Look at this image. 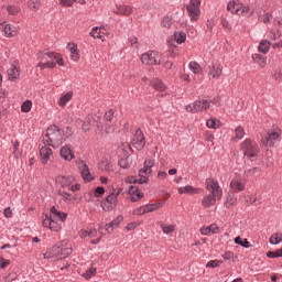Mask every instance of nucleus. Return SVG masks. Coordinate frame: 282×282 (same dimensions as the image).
<instances>
[{
  "label": "nucleus",
  "instance_id": "f257e3e1",
  "mask_svg": "<svg viewBox=\"0 0 282 282\" xmlns=\"http://www.w3.org/2000/svg\"><path fill=\"white\" fill-rule=\"evenodd\" d=\"M65 219H67V214L57 210L56 207H52L50 215L42 216V226L48 228L53 232H58V230L63 228Z\"/></svg>",
  "mask_w": 282,
  "mask_h": 282
},
{
  "label": "nucleus",
  "instance_id": "f03ea898",
  "mask_svg": "<svg viewBox=\"0 0 282 282\" xmlns=\"http://www.w3.org/2000/svg\"><path fill=\"white\" fill-rule=\"evenodd\" d=\"M37 67H40V69H54V67H56V63L59 67L65 65L63 56L58 53L40 52L37 54Z\"/></svg>",
  "mask_w": 282,
  "mask_h": 282
},
{
  "label": "nucleus",
  "instance_id": "7ed1b4c3",
  "mask_svg": "<svg viewBox=\"0 0 282 282\" xmlns=\"http://www.w3.org/2000/svg\"><path fill=\"white\" fill-rule=\"evenodd\" d=\"M44 144L58 149L63 142H65L64 132L56 126H50L46 130V134L43 138Z\"/></svg>",
  "mask_w": 282,
  "mask_h": 282
},
{
  "label": "nucleus",
  "instance_id": "20e7f679",
  "mask_svg": "<svg viewBox=\"0 0 282 282\" xmlns=\"http://www.w3.org/2000/svg\"><path fill=\"white\" fill-rule=\"evenodd\" d=\"M240 151H242L245 158L251 162H254V160L259 158V153H261L259 144L250 139H246L240 143Z\"/></svg>",
  "mask_w": 282,
  "mask_h": 282
},
{
  "label": "nucleus",
  "instance_id": "39448f33",
  "mask_svg": "<svg viewBox=\"0 0 282 282\" xmlns=\"http://www.w3.org/2000/svg\"><path fill=\"white\" fill-rule=\"evenodd\" d=\"M228 12L231 14H237L238 17H252V10L250 7L239 2V1H231L227 4Z\"/></svg>",
  "mask_w": 282,
  "mask_h": 282
},
{
  "label": "nucleus",
  "instance_id": "423d86ee",
  "mask_svg": "<svg viewBox=\"0 0 282 282\" xmlns=\"http://www.w3.org/2000/svg\"><path fill=\"white\" fill-rule=\"evenodd\" d=\"M57 186L61 188H66L67 191H72V193H76V191H80V184L75 183L74 176H57L55 178Z\"/></svg>",
  "mask_w": 282,
  "mask_h": 282
},
{
  "label": "nucleus",
  "instance_id": "0eeeda50",
  "mask_svg": "<svg viewBox=\"0 0 282 282\" xmlns=\"http://www.w3.org/2000/svg\"><path fill=\"white\" fill-rule=\"evenodd\" d=\"M152 166H155V161L148 159L143 163V169L139 170V184H149V176L153 173Z\"/></svg>",
  "mask_w": 282,
  "mask_h": 282
},
{
  "label": "nucleus",
  "instance_id": "6e6552de",
  "mask_svg": "<svg viewBox=\"0 0 282 282\" xmlns=\"http://www.w3.org/2000/svg\"><path fill=\"white\" fill-rule=\"evenodd\" d=\"M141 63L143 65H160L162 63V55L158 51H148L141 55Z\"/></svg>",
  "mask_w": 282,
  "mask_h": 282
},
{
  "label": "nucleus",
  "instance_id": "1a4fd4ad",
  "mask_svg": "<svg viewBox=\"0 0 282 282\" xmlns=\"http://www.w3.org/2000/svg\"><path fill=\"white\" fill-rule=\"evenodd\" d=\"M206 191L210 193L209 195H213L217 197V199H221L224 195V189H221V186H219V182L215 178H207L205 181Z\"/></svg>",
  "mask_w": 282,
  "mask_h": 282
},
{
  "label": "nucleus",
  "instance_id": "9d476101",
  "mask_svg": "<svg viewBox=\"0 0 282 282\" xmlns=\"http://www.w3.org/2000/svg\"><path fill=\"white\" fill-rule=\"evenodd\" d=\"M281 138V129L275 128L268 132L265 137H262L261 144L263 147H274L276 144L278 140Z\"/></svg>",
  "mask_w": 282,
  "mask_h": 282
},
{
  "label": "nucleus",
  "instance_id": "9b49d317",
  "mask_svg": "<svg viewBox=\"0 0 282 282\" xmlns=\"http://www.w3.org/2000/svg\"><path fill=\"white\" fill-rule=\"evenodd\" d=\"M200 6H202L200 0H189V3L186 7V10L191 21L199 20V17L202 14V11L199 10Z\"/></svg>",
  "mask_w": 282,
  "mask_h": 282
},
{
  "label": "nucleus",
  "instance_id": "f8f14e48",
  "mask_svg": "<svg viewBox=\"0 0 282 282\" xmlns=\"http://www.w3.org/2000/svg\"><path fill=\"white\" fill-rule=\"evenodd\" d=\"M185 109L188 113H198V111H206L207 109H210V102L203 99L186 106Z\"/></svg>",
  "mask_w": 282,
  "mask_h": 282
},
{
  "label": "nucleus",
  "instance_id": "ddd939ff",
  "mask_svg": "<svg viewBox=\"0 0 282 282\" xmlns=\"http://www.w3.org/2000/svg\"><path fill=\"white\" fill-rule=\"evenodd\" d=\"M147 144V141L144 140V134L142 133V130L137 129L133 138H132V147L137 149L138 151H142Z\"/></svg>",
  "mask_w": 282,
  "mask_h": 282
},
{
  "label": "nucleus",
  "instance_id": "4468645a",
  "mask_svg": "<svg viewBox=\"0 0 282 282\" xmlns=\"http://www.w3.org/2000/svg\"><path fill=\"white\" fill-rule=\"evenodd\" d=\"M185 42H186V33H184V31H177L171 37L167 39L169 47H177L175 43H177L178 45H182V43H185Z\"/></svg>",
  "mask_w": 282,
  "mask_h": 282
},
{
  "label": "nucleus",
  "instance_id": "2eb2a0df",
  "mask_svg": "<svg viewBox=\"0 0 282 282\" xmlns=\"http://www.w3.org/2000/svg\"><path fill=\"white\" fill-rule=\"evenodd\" d=\"M53 159L54 152L52 151V148H47L44 145L40 149V160L42 164H47Z\"/></svg>",
  "mask_w": 282,
  "mask_h": 282
},
{
  "label": "nucleus",
  "instance_id": "dca6fc26",
  "mask_svg": "<svg viewBox=\"0 0 282 282\" xmlns=\"http://www.w3.org/2000/svg\"><path fill=\"white\" fill-rule=\"evenodd\" d=\"M0 30L3 32L4 36L9 37L17 36V34H19V28L12 24L0 23Z\"/></svg>",
  "mask_w": 282,
  "mask_h": 282
},
{
  "label": "nucleus",
  "instance_id": "f3484780",
  "mask_svg": "<svg viewBox=\"0 0 282 282\" xmlns=\"http://www.w3.org/2000/svg\"><path fill=\"white\" fill-rule=\"evenodd\" d=\"M66 50L70 52V59L75 63H78L80 61V51H78V44L70 42L67 44Z\"/></svg>",
  "mask_w": 282,
  "mask_h": 282
},
{
  "label": "nucleus",
  "instance_id": "a211bd4d",
  "mask_svg": "<svg viewBox=\"0 0 282 282\" xmlns=\"http://www.w3.org/2000/svg\"><path fill=\"white\" fill-rule=\"evenodd\" d=\"M72 254V245L69 241L63 240L59 242V259H67Z\"/></svg>",
  "mask_w": 282,
  "mask_h": 282
},
{
  "label": "nucleus",
  "instance_id": "6ab92c4d",
  "mask_svg": "<svg viewBox=\"0 0 282 282\" xmlns=\"http://www.w3.org/2000/svg\"><path fill=\"white\" fill-rule=\"evenodd\" d=\"M78 169L85 182H91L94 180V177L91 176V173L89 172V166H87V163H85V161L78 162Z\"/></svg>",
  "mask_w": 282,
  "mask_h": 282
},
{
  "label": "nucleus",
  "instance_id": "aec40b11",
  "mask_svg": "<svg viewBox=\"0 0 282 282\" xmlns=\"http://www.w3.org/2000/svg\"><path fill=\"white\" fill-rule=\"evenodd\" d=\"M230 188L232 193H241V191H246V183L239 177H235L230 182Z\"/></svg>",
  "mask_w": 282,
  "mask_h": 282
},
{
  "label": "nucleus",
  "instance_id": "412c9836",
  "mask_svg": "<svg viewBox=\"0 0 282 282\" xmlns=\"http://www.w3.org/2000/svg\"><path fill=\"white\" fill-rule=\"evenodd\" d=\"M221 74H224V66L219 63H214L209 66L208 76L213 78H220Z\"/></svg>",
  "mask_w": 282,
  "mask_h": 282
},
{
  "label": "nucleus",
  "instance_id": "4be33fe9",
  "mask_svg": "<svg viewBox=\"0 0 282 282\" xmlns=\"http://www.w3.org/2000/svg\"><path fill=\"white\" fill-rule=\"evenodd\" d=\"M61 242L53 246L46 253H44V259H61Z\"/></svg>",
  "mask_w": 282,
  "mask_h": 282
},
{
  "label": "nucleus",
  "instance_id": "5701e85b",
  "mask_svg": "<svg viewBox=\"0 0 282 282\" xmlns=\"http://www.w3.org/2000/svg\"><path fill=\"white\" fill-rule=\"evenodd\" d=\"M128 195H130L131 202H140L144 197V193L140 192L135 186H130Z\"/></svg>",
  "mask_w": 282,
  "mask_h": 282
},
{
  "label": "nucleus",
  "instance_id": "b1692460",
  "mask_svg": "<svg viewBox=\"0 0 282 282\" xmlns=\"http://www.w3.org/2000/svg\"><path fill=\"white\" fill-rule=\"evenodd\" d=\"M177 193L178 195H197V193H199V189L191 185H186L183 187H178Z\"/></svg>",
  "mask_w": 282,
  "mask_h": 282
},
{
  "label": "nucleus",
  "instance_id": "393cba45",
  "mask_svg": "<svg viewBox=\"0 0 282 282\" xmlns=\"http://www.w3.org/2000/svg\"><path fill=\"white\" fill-rule=\"evenodd\" d=\"M61 155L64 160L72 162L74 160V151H72V147L65 145L61 149Z\"/></svg>",
  "mask_w": 282,
  "mask_h": 282
},
{
  "label": "nucleus",
  "instance_id": "a878e982",
  "mask_svg": "<svg viewBox=\"0 0 282 282\" xmlns=\"http://www.w3.org/2000/svg\"><path fill=\"white\" fill-rule=\"evenodd\" d=\"M116 204H118V198L112 194L108 195L102 204L104 210H109V208H113Z\"/></svg>",
  "mask_w": 282,
  "mask_h": 282
},
{
  "label": "nucleus",
  "instance_id": "bb28decb",
  "mask_svg": "<svg viewBox=\"0 0 282 282\" xmlns=\"http://www.w3.org/2000/svg\"><path fill=\"white\" fill-rule=\"evenodd\" d=\"M202 235L208 236V235H219V227L215 224L200 228Z\"/></svg>",
  "mask_w": 282,
  "mask_h": 282
},
{
  "label": "nucleus",
  "instance_id": "cd10ccee",
  "mask_svg": "<svg viewBox=\"0 0 282 282\" xmlns=\"http://www.w3.org/2000/svg\"><path fill=\"white\" fill-rule=\"evenodd\" d=\"M217 197L213 196L212 194H208L203 198L202 204L204 208H210V206H215V204H217Z\"/></svg>",
  "mask_w": 282,
  "mask_h": 282
},
{
  "label": "nucleus",
  "instance_id": "c85d7f7f",
  "mask_svg": "<svg viewBox=\"0 0 282 282\" xmlns=\"http://www.w3.org/2000/svg\"><path fill=\"white\" fill-rule=\"evenodd\" d=\"M133 12V9L129 6H118L115 14H122L123 17H129Z\"/></svg>",
  "mask_w": 282,
  "mask_h": 282
},
{
  "label": "nucleus",
  "instance_id": "c756f323",
  "mask_svg": "<svg viewBox=\"0 0 282 282\" xmlns=\"http://www.w3.org/2000/svg\"><path fill=\"white\" fill-rule=\"evenodd\" d=\"M243 135H246V130H243V127L239 126L235 129V133L232 137V142H239V140H243Z\"/></svg>",
  "mask_w": 282,
  "mask_h": 282
},
{
  "label": "nucleus",
  "instance_id": "7c9ffc66",
  "mask_svg": "<svg viewBox=\"0 0 282 282\" xmlns=\"http://www.w3.org/2000/svg\"><path fill=\"white\" fill-rule=\"evenodd\" d=\"M105 32H102V28H98L95 26L93 28L91 32H90V36H93V39H99L100 41H105Z\"/></svg>",
  "mask_w": 282,
  "mask_h": 282
},
{
  "label": "nucleus",
  "instance_id": "2f4dec72",
  "mask_svg": "<svg viewBox=\"0 0 282 282\" xmlns=\"http://www.w3.org/2000/svg\"><path fill=\"white\" fill-rule=\"evenodd\" d=\"M7 74L9 76V80H17L19 76H21V73L17 66H11L8 70Z\"/></svg>",
  "mask_w": 282,
  "mask_h": 282
},
{
  "label": "nucleus",
  "instance_id": "473e14b6",
  "mask_svg": "<svg viewBox=\"0 0 282 282\" xmlns=\"http://www.w3.org/2000/svg\"><path fill=\"white\" fill-rule=\"evenodd\" d=\"M252 61L261 67H265V65H268V59L261 54H253Z\"/></svg>",
  "mask_w": 282,
  "mask_h": 282
},
{
  "label": "nucleus",
  "instance_id": "72a5a7b5",
  "mask_svg": "<svg viewBox=\"0 0 282 282\" xmlns=\"http://www.w3.org/2000/svg\"><path fill=\"white\" fill-rule=\"evenodd\" d=\"M237 204V196L235 193L228 194L227 199L225 202L226 208H231Z\"/></svg>",
  "mask_w": 282,
  "mask_h": 282
},
{
  "label": "nucleus",
  "instance_id": "f704fd0d",
  "mask_svg": "<svg viewBox=\"0 0 282 282\" xmlns=\"http://www.w3.org/2000/svg\"><path fill=\"white\" fill-rule=\"evenodd\" d=\"M151 85L155 91H164L166 89V85H164V83H162L160 79H154L151 82Z\"/></svg>",
  "mask_w": 282,
  "mask_h": 282
},
{
  "label": "nucleus",
  "instance_id": "c9c22d12",
  "mask_svg": "<svg viewBox=\"0 0 282 282\" xmlns=\"http://www.w3.org/2000/svg\"><path fill=\"white\" fill-rule=\"evenodd\" d=\"M281 241H282V234L281 232H275V234L271 235V237L269 239V242L272 246H279V243H281Z\"/></svg>",
  "mask_w": 282,
  "mask_h": 282
},
{
  "label": "nucleus",
  "instance_id": "e433bc0d",
  "mask_svg": "<svg viewBox=\"0 0 282 282\" xmlns=\"http://www.w3.org/2000/svg\"><path fill=\"white\" fill-rule=\"evenodd\" d=\"M73 96H74V93H67L64 96H62L58 100L59 107H65L67 105V102H69V100H72Z\"/></svg>",
  "mask_w": 282,
  "mask_h": 282
},
{
  "label": "nucleus",
  "instance_id": "4c0bfd02",
  "mask_svg": "<svg viewBox=\"0 0 282 282\" xmlns=\"http://www.w3.org/2000/svg\"><path fill=\"white\" fill-rule=\"evenodd\" d=\"M270 42H268L267 40H262L258 46V50L262 54H268V52H270Z\"/></svg>",
  "mask_w": 282,
  "mask_h": 282
},
{
  "label": "nucleus",
  "instance_id": "58836bf2",
  "mask_svg": "<svg viewBox=\"0 0 282 282\" xmlns=\"http://www.w3.org/2000/svg\"><path fill=\"white\" fill-rule=\"evenodd\" d=\"M208 129H219L221 122L217 118L208 119L206 122Z\"/></svg>",
  "mask_w": 282,
  "mask_h": 282
},
{
  "label": "nucleus",
  "instance_id": "ea45409f",
  "mask_svg": "<svg viewBox=\"0 0 282 282\" xmlns=\"http://www.w3.org/2000/svg\"><path fill=\"white\" fill-rule=\"evenodd\" d=\"M144 206H145V214L155 213V210H159V208H162V203L148 204Z\"/></svg>",
  "mask_w": 282,
  "mask_h": 282
},
{
  "label": "nucleus",
  "instance_id": "a19ab883",
  "mask_svg": "<svg viewBox=\"0 0 282 282\" xmlns=\"http://www.w3.org/2000/svg\"><path fill=\"white\" fill-rule=\"evenodd\" d=\"M188 68L191 72H193V74H202L203 72L202 66L197 64V62H191L188 64Z\"/></svg>",
  "mask_w": 282,
  "mask_h": 282
},
{
  "label": "nucleus",
  "instance_id": "79ce46f5",
  "mask_svg": "<svg viewBox=\"0 0 282 282\" xmlns=\"http://www.w3.org/2000/svg\"><path fill=\"white\" fill-rule=\"evenodd\" d=\"M58 195L62 197V199H64V202H75V197L74 195L65 192V191H59Z\"/></svg>",
  "mask_w": 282,
  "mask_h": 282
},
{
  "label": "nucleus",
  "instance_id": "37998d69",
  "mask_svg": "<svg viewBox=\"0 0 282 282\" xmlns=\"http://www.w3.org/2000/svg\"><path fill=\"white\" fill-rule=\"evenodd\" d=\"M28 6L30 10H40L41 9V0H29Z\"/></svg>",
  "mask_w": 282,
  "mask_h": 282
},
{
  "label": "nucleus",
  "instance_id": "c03bdc74",
  "mask_svg": "<svg viewBox=\"0 0 282 282\" xmlns=\"http://www.w3.org/2000/svg\"><path fill=\"white\" fill-rule=\"evenodd\" d=\"M267 257L269 259H279V257H282V249H278L275 251H268Z\"/></svg>",
  "mask_w": 282,
  "mask_h": 282
},
{
  "label": "nucleus",
  "instance_id": "a18cd8bd",
  "mask_svg": "<svg viewBox=\"0 0 282 282\" xmlns=\"http://www.w3.org/2000/svg\"><path fill=\"white\" fill-rule=\"evenodd\" d=\"M161 228H162L164 235H171V232H175L174 225H161Z\"/></svg>",
  "mask_w": 282,
  "mask_h": 282
},
{
  "label": "nucleus",
  "instance_id": "49530a36",
  "mask_svg": "<svg viewBox=\"0 0 282 282\" xmlns=\"http://www.w3.org/2000/svg\"><path fill=\"white\" fill-rule=\"evenodd\" d=\"M235 243H237L238 246H242V248H250V242L248 241V239L241 240V237H236Z\"/></svg>",
  "mask_w": 282,
  "mask_h": 282
},
{
  "label": "nucleus",
  "instance_id": "de8ad7c7",
  "mask_svg": "<svg viewBox=\"0 0 282 282\" xmlns=\"http://www.w3.org/2000/svg\"><path fill=\"white\" fill-rule=\"evenodd\" d=\"M32 109V101L30 100H26L22 104L21 106V110L24 112V113H29V111H31Z\"/></svg>",
  "mask_w": 282,
  "mask_h": 282
},
{
  "label": "nucleus",
  "instance_id": "09e8293b",
  "mask_svg": "<svg viewBox=\"0 0 282 282\" xmlns=\"http://www.w3.org/2000/svg\"><path fill=\"white\" fill-rule=\"evenodd\" d=\"M223 259H225V261H235V259H237V257L235 256V253L232 251H226L223 254Z\"/></svg>",
  "mask_w": 282,
  "mask_h": 282
},
{
  "label": "nucleus",
  "instance_id": "8fccbe9b",
  "mask_svg": "<svg viewBox=\"0 0 282 282\" xmlns=\"http://www.w3.org/2000/svg\"><path fill=\"white\" fill-rule=\"evenodd\" d=\"M7 11L9 12V14H12L13 17L17 15L18 13L21 12V9L19 7H14V6H9L7 8Z\"/></svg>",
  "mask_w": 282,
  "mask_h": 282
},
{
  "label": "nucleus",
  "instance_id": "3c124183",
  "mask_svg": "<svg viewBox=\"0 0 282 282\" xmlns=\"http://www.w3.org/2000/svg\"><path fill=\"white\" fill-rule=\"evenodd\" d=\"M221 263V260H210L209 262H207L206 268H219Z\"/></svg>",
  "mask_w": 282,
  "mask_h": 282
},
{
  "label": "nucleus",
  "instance_id": "603ef678",
  "mask_svg": "<svg viewBox=\"0 0 282 282\" xmlns=\"http://www.w3.org/2000/svg\"><path fill=\"white\" fill-rule=\"evenodd\" d=\"M94 274H96V269L90 268L85 273H83V278L89 280L91 276H94Z\"/></svg>",
  "mask_w": 282,
  "mask_h": 282
},
{
  "label": "nucleus",
  "instance_id": "864d4df0",
  "mask_svg": "<svg viewBox=\"0 0 282 282\" xmlns=\"http://www.w3.org/2000/svg\"><path fill=\"white\" fill-rule=\"evenodd\" d=\"M173 25V20H171V18H169V17H165V18H163V20H162V26L163 28H171Z\"/></svg>",
  "mask_w": 282,
  "mask_h": 282
},
{
  "label": "nucleus",
  "instance_id": "5fc2aeb1",
  "mask_svg": "<svg viewBox=\"0 0 282 282\" xmlns=\"http://www.w3.org/2000/svg\"><path fill=\"white\" fill-rule=\"evenodd\" d=\"M133 215H138L139 217L142 216V215H147L145 205L134 209Z\"/></svg>",
  "mask_w": 282,
  "mask_h": 282
},
{
  "label": "nucleus",
  "instance_id": "6e6d98bb",
  "mask_svg": "<svg viewBox=\"0 0 282 282\" xmlns=\"http://www.w3.org/2000/svg\"><path fill=\"white\" fill-rule=\"evenodd\" d=\"M269 39L271 41H278V39H281V33L279 31H271L269 32Z\"/></svg>",
  "mask_w": 282,
  "mask_h": 282
},
{
  "label": "nucleus",
  "instance_id": "4d7b16f0",
  "mask_svg": "<svg viewBox=\"0 0 282 282\" xmlns=\"http://www.w3.org/2000/svg\"><path fill=\"white\" fill-rule=\"evenodd\" d=\"M257 173H259V167H253L245 171L246 177H252V175H257Z\"/></svg>",
  "mask_w": 282,
  "mask_h": 282
},
{
  "label": "nucleus",
  "instance_id": "13d9d810",
  "mask_svg": "<svg viewBox=\"0 0 282 282\" xmlns=\"http://www.w3.org/2000/svg\"><path fill=\"white\" fill-rule=\"evenodd\" d=\"M61 6L64 8H69L76 3V0H59Z\"/></svg>",
  "mask_w": 282,
  "mask_h": 282
},
{
  "label": "nucleus",
  "instance_id": "bf43d9fd",
  "mask_svg": "<svg viewBox=\"0 0 282 282\" xmlns=\"http://www.w3.org/2000/svg\"><path fill=\"white\" fill-rule=\"evenodd\" d=\"M273 78H274V80H278L279 83H281V80H282V68H279L273 73Z\"/></svg>",
  "mask_w": 282,
  "mask_h": 282
},
{
  "label": "nucleus",
  "instance_id": "052dcab7",
  "mask_svg": "<svg viewBox=\"0 0 282 282\" xmlns=\"http://www.w3.org/2000/svg\"><path fill=\"white\" fill-rule=\"evenodd\" d=\"M262 23H270V21H272V14L270 13H264L261 18H260Z\"/></svg>",
  "mask_w": 282,
  "mask_h": 282
},
{
  "label": "nucleus",
  "instance_id": "680f3d73",
  "mask_svg": "<svg viewBox=\"0 0 282 282\" xmlns=\"http://www.w3.org/2000/svg\"><path fill=\"white\" fill-rule=\"evenodd\" d=\"M80 236L84 238L85 237H96V230H93V231L82 230Z\"/></svg>",
  "mask_w": 282,
  "mask_h": 282
},
{
  "label": "nucleus",
  "instance_id": "e2e57ef3",
  "mask_svg": "<svg viewBox=\"0 0 282 282\" xmlns=\"http://www.w3.org/2000/svg\"><path fill=\"white\" fill-rule=\"evenodd\" d=\"M113 110H108L106 113H105V120H107V122H111V120H113Z\"/></svg>",
  "mask_w": 282,
  "mask_h": 282
},
{
  "label": "nucleus",
  "instance_id": "0e129e2a",
  "mask_svg": "<svg viewBox=\"0 0 282 282\" xmlns=\"http://www.w3.org/2000/svg\"><path fill=\"white\" fill-rule=\"evenodd\" d=\"M95 197H101V195H105V187H97L94 193Z\"/></svg>",
  "mask_w": 282,
  "mask_h": 282
},
{
  "label": "nucleus",
  "instance_id": "69168bd1",
  "mask_svg": "<svg viewBox=\"0 0 282 282\" xmlns=\"http://www.w3.org/2000/svg\"><path fill=\"white\" fill-rule=\"evenodd\" d=\"M122 216H118L117 219H115L112 223H110L112 225V227L118 228V226H120V224H122Z\"/></svg>",
  "mask_w": 282,
  "mask_h": 282
},
{
  "label": "nucleus",
  "instance_id": "338daca9",
  "mask_svg": "<svg viewBox=\"0 0 282 282\" xmlns=\"http://www.w3.org/2000/svg\"><path fill=\"white\" fill-rule=\"evenodd\" d=\"M169 177V174L164 171H159L158 172V180H166Z\"/></svg>",
  "mask_w": 282,
  "mask_h": 282
},
{
  "label": "nucleus",
  "instance_id": "774afa93",
  "mask_svg": "<svg viewBox=\"0 0 282 282\" xmlns=\"http://www.w3.org/2000/svg\"><path fill=\"white\" fill-rule=\"evenodd\" d=\"M17 279V273H9V275L6 276V282H12Z\"/></svg>",
  "mask_w": 282,
  "mask_h": 282
}]
</instances>
